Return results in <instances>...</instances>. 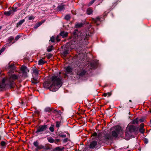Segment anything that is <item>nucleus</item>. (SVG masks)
<instances>
[{
  "label": "nucleus",
  "mask_w": 151,
  "mask_h": 151,
  "mask_svg": "<svg viewBox=\"0 0 151 151\" xmlns=\"http://www.w3.org/2000/svg\"><path fill=\"white\" fill-rule=\"evenodd\" d=\"M14 38L13 37L11 36L9 37V38L8 39V42H11L12 41L14 40Z\"/></svg>",
  "instance_id": "obj_26"
},
{
  "label": "nucleus",
  "mask_w": 151,
  "mask_h": 151,
  "mask_svg": "<svg viewBox=\"0 0 151 151\" xmlns=\"http://www.w3.org/2000/svg\"><path fill=\"white\" fill-rule=\"evenodd\" d=\"M93 12V10L92 9L89 8H88L87 10V13L88 15H90Z\"/></svg>",
  "instance_id": "obj_16"
},
{
  "label": "nucleus",
  "mask_w": 151,
  "mask_h": 151,
  "mask_svg": "<svg viewBox=\"0 0 151 151\" xmlns=\"http://www.w3.org/2000/svg\"><path fill=\"white\" fill-rule=\"evenodd\" d=\"M86 73V71L83 70H82L79 74L80 76H82L84 75Z\"/></svg>",
  "instance_id": "obj_28"
},
{
  "label": "nucleus",
  "mask_w": 151,
  "mask_h": 151,
  "mask_svg": "<svg viewBox=\"0 0 151 151\" xmlns=\"http://www.w3.org/2000/svg\"><path fill=\"white\" fill-rule=\"evenodd\" d=\"M20 37V36L19 35H17L15 37V40L17 41L18 40Z\"/></svg>",
  "instance_id": "obj_40"
},
{
  "label": "nucleus",
  "mask_w": 151,
  "mask_h": 151,
  "mask_svg": "<svg viewBox=\"0 0 151 151\" xmlns=\"http://www.w3.org/2000/svg\"><path fill=\"white\" fill-rule=\"evenodd\" d=\"M63 141L65 142H66L67 141V138H65V139H64V140Z\"/></svg>",
  "instance_id": "obj_51"
},
{
  "label": "nucleus",
  "mask_w": 151,
  "mask_h": 151,
  "mask_svg": "<svg viewBox=\"0 0 151 151\" xmlns=\"http://www.w3.org/2000/svg\"><path fill=\"white\" fill-rule=\"evenodd\" d=\"M5 50L4 48H2V49L0 50V55Z\"/></svg>",
  "instance_id": "obj_43"
},
{
  "label": "nucleus",
  "mask_w": 151,
  "mask_h": 151,
  "mask_svg": "<svg viewBox=\"0 0 151 151\" xmlns=\"http://www.w3.org/2000/svg\"><path fill=\"white\" fill-rule=\"evenodd\" d=\"M104 136L103 138H102V139L101 140L105 139H109L111 138V137L110 134L108 133H106L104 134Z\"/></svg>",
  "instance_id": "obj_13"
},
{
  "label": "nucleus",
  "mask_w": 151,
  "mask_h": 151,
  "mask_svg": "<svg viewBox=\"0 0 151 151\" xmlns=\"http://www.w3.org/2000/svg\"><path fill=\"white\" fill-rule=\"evenodd\" d=\"M0 144L1 146L4 147L6 146V143L4 141H2L1 142Z\"/></svg>",
  "instance_id": "obj_31"
},
{
  "label": "nucleus",
  "mask_w": 151,
  "mask_h": 151,
  "mask_svg": "<svg viewBox=\"0 0 151 151\" xmlns=\"http://www.w3.org/2000/svg\"><path fill=\"white\" fill-rule=\"evenodd\" d=\"M47 127V125H41L40 126L36 131V133H39L42 134V132L46 130Z\"/></svg>",
  "instance_id": "obj_6"
},
{
  "label": "nucleus",
  "mask_w": 151,
  "mask_h": 151,
  "mask_svg": "<svg viewBox=\"0 0 151 151\" xmlns=\"http://www.w3.org/2000/svg\"><path fill=\"white\" fill-rule=\"evenodd\" d=\"M36 147H37V149L39 150V149H42L43 148H44V147L42 145H38V146Z\"/></svg>",
  "instance_id": "obj_35"
},
{
  "label": "nucleus",
  "mask_w": 151,
  "mask_h": 151,
  "mask_svg": "<svg viewBox=\"0 0 151 151\" xmlns=\"http://www.w3.org/2000/svg\"><path fill=\"white\" fill-rule=\"evenodd\" d=\"M58 9L59 11H61L64 9V6L62 5L59 6L58 7Z\"/></svg>",
  "instance_id": "obj_27"
},
{
  "label": "nucleus",
  "mask_w": 151,
  "mask_h": 151,
  "mask_svg": "<svg viewBox=\"0 0 151 151\" xmlns=\"http://www.w3.org/2000/svg\"><path fill=\"white\" fill-rule=\"evenodd\" d=\"M97 144V142L93 141L89 145V147L91 148H93L95 147Z\"/></svg>",
  "instance_id": "obj_11"
},
{
  "label": "nucleus",
  "mask_w": 151,
  "mask_h": 151,
  "mask_svg": "<svg viewBox=\"0 0 151 151\" xmlns=\"http://www.w3.org/2000/svg\"><path fill=\"white\" fill-rule=\"evenodd\" d=\"M53 109L52 108H51L50 107H47L45 108V112H50L51 111H53Z\"/></svg>",
  "instance_id": "obj_18"
},
{
  "label": "nucleus",
  "mask_w": 151,
  "mask_h": 151,
  "mask_svg": "<svg viewBox=\"0 0 151 151\" xmlns=\"http://www.w3.org/2000/svg\"><path fill=\"white\" fill-rule=\"evenodd\" d=\"M39 143L37 141H36V142H35L33 143L34 145L36 147H37Z\"/></svg>",
  "instance_id": "obj_37"
},
{
  "label": "nucleus",
  "mask_w": 151,
  "mask_h": 151,
  "mask_svg": "<svg viewBox=\"0 0 151 151\" xmlns=\"http://www.w3.org/2000/svg\"><path fill=\"white\" fill-rule=\"evenodd\" d=\"M60 35L63 38L66 37L68 35V33L64 31L60 33Z\"/></svg>",
  "instance_id": "obj_14"
},
{
  "label": "nucleus",
  "mask_w": 151,
  "mask_h": 151,
  "mask_svg": "<svg viewBox=\"0 0 151 151\" xmlns=\"http://www.w3.org/2000/svg\"><path fill=\"white\" fill-rule=\"evenodd\" d=\"M60 122H59L57 121L56 122V127L57 128H59L60 127Z\"/></svg>",
  "instance_id": "obj_33"
},
{
  "label": "nucleus",
  "mask_w": 151,
  "mask_h": 151,
  "mask_svg": "<svg viewBox=\"0 0 151 151\" xmlns=\"http://www.w3.org/2000/svg\"><path fill=\"white\" fill-rule=\"evenodd\" d=\"M53 48V46L52 45L48 47L47 50L48 52H50L51 51Z\"/></svg>",
  "instance_id": "obj_20"
},
{
  "label": "nucleus",
  "mask_w": 151,
  "mask_h": 151,
  "mask_svg": "<svg viewBox=\"0 0 151 151\" xmlns=\"http://www.w3.org/2000/svg\"><path fill=\"white\" fill-rule=\"evenodd\" d=\"M102 135V134L101 133H99L97 135V133L95 132L92 134V136L96 137L97 136V137L98 138L99 141H100L102 139V138L101 137Z\"/></svg>",
  "instance_id": "obj_9"
},
{
  "label": "nucleus",
  "mask_w": 151,
  "mask_h": 151,
  "mask_svg": "<svg viewBox=\"0 0 151 151\" xmlns=\"http://www.w3.org/2000/svg\"><path fill=\"white\" fill-rule=\"evenodd\" d=\"M138 119L137 118L133 120L132 121V123L133 124H138Z\"/></svg>",
  "instance_id": "obj_24"
},
{
  "label": "nucleus",
  "mask_w": 151,
  "mask_h": 151,
  "mask_svg": "<svg viewBox=\"0 0 151 151\" xmlns=\"http://www.w3.org/2000/svg\"><path fill=\"white\" fill-rule=\"evenodd\" d=\"M38 79L37 78H33L32 79V82L33 83H37L38 82Z\"/></svg>",
  "instance_id": "obj_21"
},
{
  "label": "nucleus",
  "mask_w": 151,
  "mask_h": 151,
  "mask_svg": "<svg viewBox=\"0 0 151 151\" xmlns=\"http://www.w3.org/2000/svg\"><path fill=\"white\" fill-rule=\"evenodd\" d=\"M115 129V130L112 132V135L113 137H117L118 135H121L122 134V131L120 127L116 126Z\"/></svg>",
  "instance_id": "obj_4"
},
{
  "label": "nucleus",
  "mask_w": 151,
  "mask_h": 151,
  "mask_svg": "<svg viewBox=\"0 0 151 151\" xmlns=\"http://www.w3.org/2000/svg\"><path fill=\"white\" fill-rule=\"evenodd\" d=\"M46 63L45 61L43 59H41L38 61V65H42Z\"/></svg>",
  "instance_id": "obj_17"
},
{
  "label": "nucleus",
  "mask_w": 151,
  "mask_h": 151,
  "mask_svg": "<svg viewBox=\"0 0 151 151\" xmlns=\"http://www.w3.org/2000/svg\"><path fill=\"white\" fill-rule=\"evenodd\" d=\"M67 76L66 75V74H65L64 75V77L65 78L66 76Z\"/></svg>",
  "instance_id": "obj_56"
},
{
  "label": "nucleus",
  "mask_w": 151,
  "mask_h": 151,
  "mask_svg": "<svg viewBox=\"0 0 151 151\" xmlns=\"http://www.w3.org/2000/svg\"><path fill=\"white\" fill-rule=\"evenodd\" d=\"M96 0H92L88 4V6H90Z\"/></svg>",
  "instance_id": "obj_34"
},
{
  "label": "nucleus",
  "mask_w": 151,
  "mask_h": 151,
  "mask_svg": "<svg viewBox=\"0 0 151 151\" xmlns=\"http://www.w3.org/2000/svg\"><path fill=\"white\" fill-rule=\"evenodd\" d=\"M101 21V18L99 17H98L96 18V19L94 20V21L95 23H97L98 21Z\"/></svg>",
  "instance_id": "obj_32"
},
{
  "label": "nucleus",
  "mask_w": 151,
  "mask_h": 151,
  "mask_svg": "<svg viewBox=\"0 0 151 151\" xmlns=\"http://www.w3.org/2000/svg\"><path fill=\"white\" fill-rule=\"evenodd\" d=\"M83 25V24L82 23H77L76 25V28H79L82 27Z\"/></svg>",
  "instance_id": "obj_25"
},
{
  "label": "nucleus",
  "mask_w": 151,
  "mask_h": 151,
  "mask_svg": "<svg viewBox=\"0 0 151 151\" xmlns=\"http://www.w3.org/2000/svg\"><path fill=\"white\" fill-rule=\"evenodd\" d=\"M1 28H2V26H0V30L1 29Z\"/></svg>",
  "instance_id": "obj_57"
},
{
  "label": "nucleus",
  "mask_w": 151,
  "mask_h": 151,
  "mask_svg": "<svg viewBox=\"0 0 151 151\" xmlns=\"http://www.w3.org/2000/svg\"><path fill=\"white\" fill-rule=\"evenodd\" d=\"M35 113H36V114H38L39 113V112H39V111H37H37H35Z\"/></svg>",
  "instance_id": "obj_50"
},
{
  "label": "nucleus",
  "mask_w": 151,
  "mask_h": 151,
  "mask_svg": "<svg viewBox=\"0 0 151 151\" xmlns=\"http://www.w3.org/2000/svg\"><path fill=\"white\" fill-rule=\"evenodd\" d=\"M34 18H35V17L33 16H31L29 17V20H32L34 19Z\"/></svg>",
  "instance_id": "obj_41"
},
{
  "label": "nucleus",
  "mask_w": 151,
  "mask_h": 151,
  "mask_svg": "<svg viewBox=\"0 0 151 151\" xmlns=\"http://www.w3.org/2000/svg\"><path fill=\"white\" fill-rule=\"evenodd\" d=\"M37 27H39L40 26V25L38 24H37Z\"/></svg>",
  "instance_id": "obj_55"
},
{
  "label": "nucleus",
  "mask_w": 151,
  "mask_h": 151,
  "mask_svg": "<svg viewBox=\"0 0 151 151\" xmlns=\"http://www.w3.org/2000/svg\"><path fill=\"white\" fill-rule=\"evenodd\" d=\"M50 41L52 42H55V38L53 36H52L50 38Z\"/></svg>",
  "instance_id": "obj_36"
},
{
  "label": "nucleus",
  "mask_w": 151,
  "mask_h": 151,
  "mask_svg": "<svg viewBox=\"0 0 151 151\" xmlns=\"http://www.w3.org/2000/svg\"><path fill=\"white\" fill-rule=\"evenodd\" d=\"M66 73H67L71 74L73 71V69L70 66H68L65 68Z\"/></svg>",
  "instance_id": "obj_10"
},
{
  "label": "nucleus",
  "mask_w": 151,
  "mask_h": 151,
  "mask_svg": "<svg viewBox=\"0 0 151 151\" xmlns=\"http://www.w3.org/2000/svg\"><path fill=\"white\" fill-rule=\"evenodd\" d=\"M17 8H14V7H12V9L13 11L14 12H16V11H17V9H16Z\"/></svg>",
  "instance_id": "obj_47"
},
{
  "label": "nucleus",
  "mask_w": 151,
  "mask_h": 151,
  "mask_svg": "<svg viewBox=\"0 0 151 151\" xmlns=\"http://www.w3.org/2000/svg\"><path fill=\"white\" fill-rule=\"evenodd\" d=\"M91 67L90 68L91 69H92L94 68V66L93 65L92 63L91 64Z\"/></svg>",
  "instance_id": "obj_49"
},
{
  "label": "nucleus",
  "mask_w": 151,
  "mask_h": 151,
  "mask_svg": "<svg viewBox=\"0 0 151 151\" xmlns=\"http://www.w3.org/2000/svg\"><path fill=\"white\" fill-rule=\"evenodd\" d=\"M4 15L6 16H9L12 14V12L11 11H9L7 12H5L4 13Z\"/></svg>",
  "instance_id": "obj_23"
},
{
  "label": "nucleus",
  "mask_w": 151,
  "mask_h": 151,
  "mask_svg": "<svg viewBox=\"0 0 151 151\" xmlns=\"http://www.w3.org/2000/svg\"><path fill=\"white\" fill-rule=\"evenodd\" d=\"M56 40L58 42L60 41V35H58L56 37Z\"/></svg>",
  "instance_id": "obj_39"
},
{
  "label": "nucleus",
  "mask_w": 151,
  "mask_h": 151,
  "mask_svg": "<svg viewBox=\"0 0 151 151\" xmlns=\"http://www.w3.org/2000/svg\"><path fill=\"white\" fill-rule=\"evenodd\" d=\"M20 70L23 74H25L29 72V70L27 69V67L24 66H22Z\"/></svg>",
  "instance_id": "obj_8"
},
{
  "label": "nucleus",
  "mask_w": 151,
  "mask_h": 151,
  "mask_svg": "<svg viewBox=\"0 0 151 151\" xmlns=\"http://www.w3.org/2000/svg\"><path fill=\"white\" fill-rule=\"evenodd\" d=\"M40 71L36 69H34L33 70V76H37L39 74H40Z\"/></svg>",
  "instance_id": "obj_12"
},
{
  "label": "nucleus",
  "mask_w": 151,
  "mask_h": 151,
  "mask_svg": "<svg viewBox=\"0 0 151 151\" xmlns=\"http://www.w3.org/2000/svg\"><path fill=\"white\" fill-rule=\"evenodd\" d=\"M77 32H78V30H75L73 33V35H76V33Z\"/></svg>",
  "instance_id": "obj_46"
},
{
  "label": "nucleus",
  "mask_w": 151,
  "mask_h": 151,
  "mask_svg": "<svg viewBox=\"0 0 151 151\" xmlns=\"http://www.w3.org/2000/svg\"><path fill=\"white\" fill-rule=\"evenodd\" d=\"M54 125H52L51 127H49V129L51 132H53L54 131Z\"/></svg>",
  "instance_id": "obj_30"
},
{
  "label": "nucleus",
  "mask_w": 151,
  "mask_h": 151,
  "mask_svg": "<svg viewBox=\"0 0 151 151\" xmlns=\"http://www.w3.org/2000/svg\"><path fill=\"white\" fill-rule=\"evenodd\" d=\"M144 141H145V143L146 144H147L148 142V140L147 139H146V138H145L144 139Z\"/></svg>",
  "instance_id": "obj_48"
},
{
  "label": "nucleus",
  "mask_w": 151,
  "mask_h": 151,
  "mask_svg": "<svg viewBox=\"0 0 151 151\" xmlns=\"http://www.w3.org/2000/svg\"><path fill=\"white\" fill-rule=\"evenodd\" d=\"M144 124L143 123L141 124L140 125L139 128H144Z\"/></svg>",
  "instance_id": "obj_45"
},
{
  "label": "nucleus",
  "mask_w": 151,
  "mask_h": 151,
  "mask_svg": "<svg viewBox=\"0 0 151 151\" xmlns=\"http://www.w3.org/2000/svg\"><path fill=\"white\" fill-rule=\"evenodd\" d=\"M60 141V140L58 139H55V140H54V142L55 143H57L59 142Z\"/></svg>",
  "instance_id": "obj_44"
},
{
  "label": "nucleus",
  "mask_w": 151,
  "mask_h": 151,
  "mask_svg": "<svg viewBox=\"0 0 151 151\" xmlns=\"http://www.w3.org/2000/svg\"><path fill=\"white\" fill-rule=\"evenodd\" d=\"M126 133L128 132L132 133L135 132L136 130V128L134 126L129 124L126 128Z\"/></svg>",
  "instance_id": "obj_5"
},
{
  "label": "nucleus",
  "mask_w": 151,
  "mask_h": 151,
  "mask_svg": "<svg viewBox=\"0 0 151 151\" xmlns=\"http://www.w3.org/2000/svg\"><path fill=\"white\" fill-rule=\"evenodd\" d=\"M60 136L62 138H65L66 137V135L64 134H60Z\"/></svg>",
  "instance_id": "obj_42"
},
{
  "label": "nucleus",
  "mask_w": 151,
  "mask_h": 151,
  "mask_svg": "<svg viewBox=\"0 0 151 151\" xmlns=\"http://www.w3.org/2000/svg\"><path fill=\"white\" fill-rule=\"evenodd\" d=\"M90 36L89 33L88 32H86L85 33L82 34L81 35V40L82 43L84 44L87 45L88 43L87 41L88 39L89 36Z\"/></svg>",
  "instance_id": "obj_3"
},
{
  "label": "nucleus",
  "mask_w": 151,
  "mask_h": 151,
  "mask_svg": "<svg viewBox=\"0 0 151 151\" xmlns=\"http://www.w3.org/2000/svg\"><path fill=\"white\" fill-rule=\"evenodd\" d=\"M54 151H60V150L58 151V150H54Z\"/></svg>",
  "instance_id": "obj_59"
},
{
  "label": "nucleus",
  "mask_w": 151,
  "mask_h": 151,
  "mask_svg": "<svg viewBox=\"0 0 151 151\" xmlns=\"http://www.w3.org/2000/svg\"><path fill=\"white\" fill-rule=\"evenodd\" d=\"M47 139L48 142L50 143H52L54 142V139L51 137H47Z\"/></svg>",
  "instance_id": "obj_19"
},
{
  "label": "nucleus",
  "mask_w": 151,
  "mask_h": 151,
  "mask_svg": "<svg viewBox=\"0 0 151 151\" xmlns=\"http://www.w3.org/2000/svg\"><path fill=\"white\" fill-rule=\"evenodd\" d=\"M129 102H132V101H131V100H129Z\"/></svg>",
  "instance_id": "obj_58"
},
{
  "label": "nucleus",
  "mask_w": 151,
  "mask_h": 151,
  "mask_svg": "<svg viewBox=\"0 0 151 151\" xmlns=\"http://www.w3.org/2000/svg\"><path fill=\"white\" fill-rule=\"evenodd\" d=\"M14 43V42H13L12 43V44H13V43Z\"/></svg>",
  "instance_id": "obj_61"
},
{
  "label": "nucleus",
  "mask_w": 151,
  "mask_h": 151,
  "mask_svg": "<svg viewBox=\"0 0 151 151\" xmlns=\"http://www.w3.org/2000/svg\"><path fill=\"white\" fill-rule=\"evenodd\" d=\"M65 19L68 20L70 18V17L69 15H66L65 17Z\"/></svg>",
  "instance_id": "obj_38"
},
{
  "label": "nucleus",
  "mask_w": 151,
  "mask_h": 151,
  "mask_svg": "<svg viewBox=\"0 0 151 151\" xmlns=\"http://www.w3.org/2000/svg\"><path fill=\"white\" fill-rule=\"evenodd\" d=\"M38 24L39 25H40V26L41 24H42V23L41 22H39Z\"/></svg>",
  "instance_id": "obj_52"
},
{
  "label": "nucleus",
  "mask_w": 151,
  "mask_h": 151,
  "mask_svg": "<svg viewBox=\"0 0 151 151\" xmlns=\"http://www.w3.org/2000/svg\"><path fill=\"white\" fill-rule=\"evenodd\" d=\"M139 131L141 133L143 134L145 132V129L144 128H139Z\"/></svg>",
  "instance_id": "obj_29"
},
{
  "label": "nucleus",
  "mask_w": 151,
  "mask_h": 151,
  "mask_svg": "<svg viewBox=\"0 0 151 151\" xmlns=\"http://www.w3.org/2000/svg\"><path fill=\"white\" fill-rule=\"evenodd\" d=\"M25 22L24 19H22L20 20L17 24V27H18L20 26Z\"/></svg>",
  "instance_id": "obj_15"
},
{
  "label": "nucleus",
  "mask_w": 151,
  "mask_h": 151,
  "mask_svg": "<svg viewBox=\"0 0 151 151\" xmlns=\"http://www.w3.org/2000/svg\"><path fill=\"white\" fill-rule=\"evenodd\" d=\"M38 24L39 25H40V26L41 24H42V23L41 22H39Z\"/></svg>",
  "instance_id": "obj_53"
},
{
  "label": "nucleus",
  "mask_w": 151,
  "mask_h": 151,
  "mask_svg": "<svg viewBox=\"0 0 151 151\" xmlns=\"http://www.w3.org/2000/svg\"><path fill=\"white\" fill-rule=\"evenodd\" d=\"M62 78L60 75L52 76L49 80L43 83V86L51 91H55L62 86Z\"/></svg>",
  "instance_id": "obj_1"
},
{
  "label": "nucleus",
  "mask_w": 151,
  "mask_h": 151,
  "mask_svg": "<svg viewBox=\"0 0 151 151\" xmlns=\"http://www.w3.org/2000/svg\"><path fill=\"white\" fill-rule=\"evenodd\" d=\"M111 94L112 93L111 92H109L107 93H103V95L105 97H106L107 96H110L111 95Z\"/></svg>",
  "instance_id": "obj_22"
},
{
  "label": "nucleus",
  "mask_w": 151,
  "mask_h": 151,
  "mask_svg": "<svg viewBox=\"0 0 151 151\" xmlns=\"http://www.w3.org/2000/svg\"><path fill=\"white\" fill-rule=\"evenodd\" d=\"M150 123H151V120H150Z\"/></svg>",
  "instance_id": "obj_60"
},
{
  "label": "nucleus",
  "mask_w": 151,
  "mask_h": 151,
  "mask_svg": "<svg viewBox=\"0 0 151 151\" xmlns=\"http://www.w3.org/2000/svg\"><path fill=\"white\" fill-rule=\"evenodd\" d=\"M18 75L13 74L11 75L9 79L6 81L3 78L2 81V83L0 84V88H4L6 87L9 88L13 87L15 84V81L18 78Z\"/></svg>",
  "instance_id": "obj_2"
},
{
  "label": "nucleus",
  "mask_w": 151,
  "mask_h": 151,
  "mask_svg": "<svg viewBox=\"0 0 151 151\" xmlns=\"http://www.w3.org/2000/svg\"><path fill=\"white\" fill-rule=\"evenodd\" d=\"M9 73H12L16 71V67L14 64H11L9 66Z\"/></svg>",
  "instance_id": "obj_7"
},
{
  "label": "nucleus",
  "mask_w": 151,
  "mask_h": 151,
  "mask_svg": "<svg viewBox=\"0 0 151 151\" xmlns=\"http://www.w3.org/2000/svg\"><path fill=\"white\" fill-rule=\"evenodd\" d=\"M151 113V108L149 109V111Z\"/></svg>",
  "instance_id": "obj_54"
}]
</instances>
